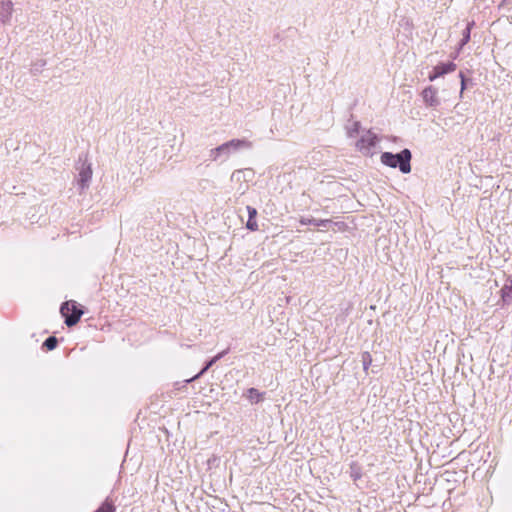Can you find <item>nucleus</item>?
Returning a JSON list of instances; mask_svg holds the SVG:
<instances>
[{
  "mask_svg": "<svg viewBox=\"0 0 512 512\" xmlns=\"http://www.w3.org/2000/svg\"><path fill=\"white\" fill-rule=\"evenodd\" d=\"M252 142L246 139H232L209 151L211 161L227 159L232 153L242 149H250Z\"/></svg>",
  "mask_w": 512,
  "mask_h": 512,
  "instance_id": "nucleus-1",
  "label": "nucleus"
},
{
  "mask_svg": "<svg viewBox=\"0 0 512 512\" xmlns=\"http://www.w3.org/2000/svg\"><path fill=\"white\" fill-rule=\"evenodd\" d=\"M411 158V151L409 149H403L397 154L384 152L381 154L380 160L382 164L391 168L398 167L402 173L407 174L411 171Z\"/></svg>",
  "mask_w": 512,
  "mask_h": 512,
  "instance_id": "nucleus-2",
  "label": "nucleus"
},
{
  "mask_svg": "<svg viewBox=\"0 0 512 512\" xmlns=\"http://www.w3.org/2000/svg\"><path fill=\"white\" fill-rule=\"evenodd\" d=\"M61 314L65 317V324L68 327L74 326L80 320L83 311L77 307L75 301H67L60 308Z\"/></svg>",
  "mask_w": 512,
  "mask_h": 512,
  "instance_id": "nucleus-3",
  "label": "nucleus"
},
{
  "mask_svg": "<svg viewBox=\"0 0 512 512\" xmlns=\"http://www.w3.org/2000/svg\"><path fill=\"white\" fill-rule=\"evenodd\" d=\"M379 138L372 131H366L357 141V149L365 155L371 154V150L378 144Z\"/></svg>",
  "mask_w": 512,
  "mask_h": 512,
  "instance_id": "nucleus-4",
  "label": "nucleus"
},
{
  "mask_svg": "<svg viewBox=\"0 0 512 512\" xmlns=\"http://www.w3.org/2000/svg\"><path fill=\"white\" fill-rule=\"evenodd\" d=\"M92 178V168L91 165L87 162H83L81 166L78 168V178L77 185L81 191H84L88 188L89 183Z\"/></svg>",
  "mask_w": 512,
  "mask_h": 512,
  "instance_id": "nucleus-5",
  "label": "nucleus"
},
{
  "mask_svg": "<svg viewBox=\"0 0 512 512\" xmlns=\"http://www.w3.org/2000/svg\"><path fill=\"white\" fill-rule=\"evenodd\" d=\"M456 70V64L453 62L440 63L433 68V71L429 74V80L434 81L435 79L444 76L445 74L454 72Z\"/></svg>",
  "mask_w": 512,
  "mask_h": 512,
  "instance_id": "nucleus-6",
  "label": "nucleus"
},
{
  "mask_svg": "<svg viewBox=\"0 0 512 512\" xmlns=\"http://www.w3.org/2000/svg\"><path fill=\"white\" fill-rule=\"evenodd\" d=\"M423 101L427 106L437 107L440 105V99L437 95V89L433 86L426 87L422 92Z\"/></svg>",
  "mask_w": 512,
  "mask_h": 512,
  "instance_id": "nucleus-7",
  "label": "nucleus"
},
{
  "mask_svg": "<svg viewBox=\"0 0 512 512\" xmlns=\"http://www.w3.org/2000/svg\"><path fill=\"white\" fill-rule=\"evenodd\" d=\"M13 14V2L10 0L0 1V23L8 24Z\"/></svg>",
  "mask_w": 512,
  "mask_h": 512,
  "instance_id": "nucleus-8",
  "label": "nucleus"
},
{
  "mask_svg": "<svg viewBox=\"0 0 512 512\" xmlns=\"http://www.w3.org/2000/svg\"><path fill=\"white\" fill-rule=\"evenodd\" d=\"M331 221L328 220V219H315V218H306V217H302L300 219V223L302 225H315V226H319V227H326L327 224H329Z\"/></svg>",
  "mask_w": 512,
  "mask_h": 512,
  "instance_id": "nucleus-9",
  "label": "nucleus"
},
{
  "mask_svg": "<svg viewBox=\"0 0 512 512\" xmlns=\"http://www.w3.org/2000/svg\"><path fill=\"white\" fill-rule=\"evenodd\" d=\"M247 398L253 403H258L263 399V394L255 388H250L247 390Z\"/></svg>",
  "mask_w": 512,
  "mask_h": 512,
  "instance_id": "nucleus-10",
  "label": "nucleus"
},
{
  "mask_svg": "<svg viewBox=\"0 0 512 512\" xmlns=\"http://www.w3.org/2000/svg\"><path fill=\"white\" fill-rule=\"evenodd\" d=\"M95 512H115V507L108 499Z\"/></svg>",
  "mask_w": 512,
  "mask_h": 512,
  "instance_id": "nucleus-11",
  "label": "nucleus"
},
{
  "mask_svg": "<svg viewBox=\"0 0 512 512\" xmlns=\"http://www.w3.org/2000/svg\"><path fill=\"white\" fill-rule=\"evenodd\" d=\"M57 343H58V340L55 336H50L48 337L45 342H44V346L48 349V350H53L54 348H56L57 346Z\"/></svg>",
  "mask_w": 512,
  "mask_h": 512,
  "instance_id": "nucleus-12",
  "label": "nucleus"
},
{
  "mask_svg": "<svg viewBox=\"0 0 512 512\" xmlns=\"http://www.w3.org/2000/svg\"><path fill=\"white\" fill-rule=\"evenodd\" d=\"M472 25H473V22L468 23L466 29L464 30L463 38L461 41V47L464 46L466 43H468V41L470 40V31H471Z\"/></svg>",
  "mask_w": 512,
  "mask_h": 512,
  "instance_id": "nucleus-13",
  "label": "nucleus"
},
{
  "mask_svg": "<svg viewBox=\"0 0 512 512\" xmlns=\"http://www.w3.org/2000/svg\"><path fill=\"white\" fill-rule=\"evenodd\" d=\"M350 476L354 479V480H357L361 477V472H360V468L358 467L357 464L355 463H352L351 466H350Z\"/></svg>",
  "mask_w": 512,
  "mask_h": 512,
  "instance_id": "nucleus-14",
  "label": "nucleus"
},
{
  "mask_svg": "<svg viewBox=\"0 0 512 512\" xmlns=\"http://www.w3.org/2000/svg\"><path fill=\"white\" fill-rule=\"evenodd\" d=\"M214 363L210 360L207 362V364L204 366V368L198 373L196 374L194 377L190 378V379H187L186 382L187 383H190L192 381H194L195 379L199 378L200 376H202Z\"/></svg>",
  "mask_w": 512,
  "mask_h": 512,
  "instance_id": "nucleus-15",
  "label": "nucleus"
},
{
  "mask_svg": "<svg viewBox=\"0 0 512 512\" xmlns=\"http://www.w3.org/2000/svg\"><path fill=\"white\" fill-rule=\"evenodd\" d=\"M362 362H363V369L365 371H367L372 362L371 355L368 352H364L362 354Z\"/></svg>",
  "mask_w": 512,
  "mask_h": 512,
  "instance_id": "nucleus-16",
  "label": "nucleus"
},
{
  "mask_svg": "<svg viewBox=\"0 0 512 512\" xmlns=\"http://www.w3.org/2000/svg\"><path fill=\"white\" fill-rule=\"evenodd\" d=\"M359 128H360V123H359V122H354V123L352 124V127H350V128L348 129V132H347L348 136H349V137H354V136H355V134H357V133H358Z\"/></svg>",
  "mask_w": 512,
  "mask_h": 512,
  "instance_id": "nucleus-17",
  "label": "nucleus"
},
{
  "mask_svg": "<svg viewBox=\"0 0 512 512\" xmlns=\"http://www.w3.org/2000/svg\"><path fill=\"white\" fill-rule=\"evenodd\" d=\"M246 227H247V229H249L251 231L258 230V224L255 219H248Z\"/></svg>",
  "mask_w": 512,
  "mask_h": 512,
  "instance_id": "nucleus-18",
  "label": "nucleus"
},
{
  "mask_svg": "<svg viewBox=\"0 0 512 512\" xmlns=\"http://www.w3.org/2000/svg\"><path fill=\"white\" fill-rule=\"evenodd\" d=\"M248 219H255L257 210L251 206H247Z\"/></svg>",
  "mask_w": 512,
  "mask_h": 512,
  "instance_id": "nucleus-19",
  "label": "nucleus"
},
{
  "mask_svg": "<svg viewBox=\"0 0 512 512\" xmlns=\"http://www.w3.org/2000/svg\"><path fill=\"white\" fill-rule=\"evenodd\" d=\"M226 353H227V350H224V351H222V352L218 353L216 356H214V357L211 359V361H212L213 363H216V362H217L218 360H220V359H221V358H222Z\"/></svg>",
  "mask_w": 512,
  "mask_h": 512,
  "instance_id": "nucleus-20",
  "label": "nucleus"
},
{
  "mask_svg": "<svg viewBox=\"0 0 512 512\" xmlns=\"http://www.w3.org/2000/svg\"><path fill=\"white\" fill-rule=\"evenodd\" d=\"M226 353H227V350H224V351H222V352L218 353L216 356H214V357L211 359V361H212L213 363H216V362H217L218 360H220V359H221V358H222Z\"/></svg>",
  "mask_w": 512,
  "mask_h": 512,
  "instance_id": "nucleus-21",
  "label": "nucleus"
},
{
  "mask_svg": "<svg viewBox=\"0 0 512 512\" xmlns=\"http://www.w3.org/2000/svg\"><path fill=\"white\" fill-rule=\"evenodd\" d=\"M226 353H227V350H224V351H222V352L218 353L216 356H214V357L211 359V361H212L213 363H216V362H217L218 360H220V359H221V358H222Z\"/></svg>",
  "mask_w": 512,
  "mask_h": 512,
  "instance_id": "nucleus-22",
  "label": "nucleus"
},
{
  "mask_svg": "<svg viewBox=\"0 0 512 512\" xmlns=\"http://www.w3.org/2000/svg\"><path fill=\"white\" fill-rule=\"evenodd\" d=\"M459 77H460V79H461V91H460V95H462V93H463V91H464V89H465V77H464V75H463V73H462V72L459 74Z\"/></svg>",
  "mask_w": 512,
  "mask_h": 512,
  "instance_id": "nucleus-23",
  "label": "nucleus"
},
{
  "mask_svg": "<svg viewBox=\"0 0 512 512\" xmlns=\"http://www.w3.org/2000/svg\"><path fill=\"white\" fill-rule=\"evenodd\" d=\"M240 174H241V171H236V172L233 173L232 178H234V177H236V176H238Z\"/></svg>",
  "mask_w": 512,
  "mask_h": 512,
  "instance_id": "nucleus-24",
  "label": "nucleus"
}]
</instances>
